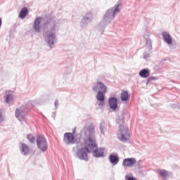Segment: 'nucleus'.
<instances>
[{
    "instance_id": "nucleus-24",
    "label": "nucleus",
    "mask_w": 180,
    "mask_h": 180,
    "mask_svg": "<svg viewBox=\"0 0 180 180\" xmlns=\"http://www.w3.org/2000/svg\"><path fill=\"white\" fill-rule=\"evenodd\" d=\"M2 25V19L0 18V27Z\"/></svg>"
},
{
    "instance_id": "nucleus-13",
    "label": "nucleus",
    "mask_w": 180,
    "mask_h": 180,
    "mask_svg": "<svg viewBox=\"0 0 180 180\" xmlns=\"http://www.w3.org/2000/svg\"><path fill=\"white\" fill-rule=\"evenodd\" d=\"M139 75L141 78H148L150 77V70L148 69H143L139 72Z\"/></svg>"
},
{
    "instance_id": "nucleus-6",
    "label": "nucleus",
    "mask_w": 180,
    "mask_h": 180,
    "mask_svg": "<svg viewBox=\"0 0 180 180\" xmlns=\"http://www.w3.org/2000/svg\"><path fill=\"white\" fill-rule=\"evenodd\" d=\"M98 89H100L103 92V94H106L108 92V87L105 85V84L98 82L96 83V86L93 88L94 91H98Z\"/></svg>"
},
{
    "instance_id": "nucleus-23",
    "label": "nucleus",
    "mask_w": 180,
    "mask_h": 180,
    "mask_svg": "<svg viewBox=\"0 0 180 180\" xmlns=\"http://www.w3.org/2000/svg\"><path fill=\"white\" fill-rule=\"evenodd\" d=\"M153 79H155V78L153 77L148 78V81H153Z\"/></svg>"
},
{
    "instance_id": "nucleus-10",
    "label": "nucleus",
    "mask_w": 180,
    "mask_h": 180,
    "mask_svg": "<svg viewBox=\"0 0 180 180\" xmlns=\"http://www.w3.org/2000/svg\"><path fill=\"white\" fill-rule=\"evenodd\" d=\"M103 94L105 93L102 91H98L97 94V96H96L97 100L101 102V103H99V106H103V105H105V94Z\"/></svg>"
},
{
    "instance_id": "nucleus-8",
    "label": "nucleus",
    "mask_w": 180,
    "mask_h": 180,
    "mask_svg": "<svg viewBox=\"0 0 180 180\" xmlns=\"http://www.w3.org/2000/svg\"><path fill=\"white\" fill-rule=\"evenodd\" d=\"M120 98L122 102H127L130 101V94H129V91L123 90L121 92Z\"/></svg>"
},
{
    "instance_id": "nucleus-3",
    "label": "nucleus",
    "mask_w": 180,
    "mask_h": 180,
    "mask_svg": "<svg viewBox=\"0 0 180 180\" xmlns=\"http://www.w3.org/2000/svg\"><path fill=\"white\" fill-rule=\"evenodd\" d=\"M37 144L38 146V148H39L41 151H46V150H47V142L43 136L37 137Z\"/></svg>"
},
{
    "instance_id": "nucleus-4",
    "label": "nucleus",
    "mask_w": 180,
    "mask_h": 180,
    "mask_svg": "<svg viewBox=\"0 0 180 180\" xmlns=\"http://www.w3.org/2000/svg\"><path fill=\"white\" fill-rule=\"evenodd\" d=\"M63 141L65 144H75V136H74L72 133H65L63 136Z\"/></svg>"
},
{
    "instance_id": "nucleus-21",
    "label": "nucleus",
    "mask_w": 180,
    "mask_h": 180,
    "mask_svg": "<svg viewBox=\"0 0 180 180\" xmlns=\"http://www.w3.org/2000/svg\"><path fill=\"white\" fill-rule=\"evenodd\" d=\"M11 101H12V96H10V95H7V96H6V102L7 103H9V102H11Z\"/></svg>"
},
{
    "instance_id": "nucleus-25",
    "label": "nucleus",
    "mask_w": 180,
    "mask_h": 180,
    "mask_svg": "<svg viewBox=\"0 0 180 180\" xmlns=\"http://www.w3.org/2000/svg\"><path fill=\"white\" fill-rule=\"evenodd\" d=\"M2 117V114L0 113V119Z\"/></svg>"
},
{
    "instance_id": "nucleus-14",
    "label": "nucleus",
    "mask_w": 180,
    "mask_h": 180,
    "mask_svg": "<svg viewBox=\"0 0 180 180\" xmlns=\"http://www.w3.org/2000/svg\"><path fill=\"white\" fill-rule=\"evenodd\" d=\"M21 151L25 155H26L30 153V149L29 148L28 146H27L25 143H22L21 144Z\"/></svg>"
},
{
    "instance_id": "nucleus-17",
    "label": "nucleus",
    "mask_w": 180,
    "mask_h": 180,
    "mask_svg": "<svg viewBox=\"0 0 180 180\" xmlns=\"http://www.w3.org/2000/svg\"><path fill=\"white\" fill-rule=\"evenodd\" d=\"M158 174H159L160 176H162V178L165 179L168 176V172L165 169L158 170Z\"/></svg>"
},
{
    "instance_id": "nucleus-11",
    "label": "nucleus",
    "mask_w": 180,
    "mask_h": 180,
    "mask_svg": "<svg viewBox=\"0 0 180 180\" xmlns=\"http://www.w3.org/2000/svg\"><path fill=\"white\" fill-rule=\"evenodd\" d=\"M43 20V18L38 17L36 18L34 22V29L36 32H40V22Z\"/></svg>"
},
{
    "instance_id": "nucleus-2",
    "label": "nucleus",
    "mask_w": 180,
    "mask_h": 180,
    "mask_svg": "<svg viewBox=\"0 0 180 180\" xmlns=\"http://www.w3.org/2000/svg\"><path fill=\"white\" fill-rule=\"evenodd\" d=\"M118 139L121 141H127L130 139V133L129 128L124 125L120 126V131L118 134Z\"/></svg>"
},
{
    "instance_id": "nucleus-16",
    "label": "nucleus",
    "mask_w": 180,
    "mask_h": 180,
    "mask_svg": "<svg viewBox=\"0 0 180 180\" xmlns=\"http://www.w3.org/2000/svg\"><path fill=\"white\" fill-rule=\"evenodd\" d=\"M27 13H29V10H27V8L24 7L20 13V18L21 19H25L27 15Z\"/></svg>"
},
{
    "instance_id": "nucleus-15",
    "label": "nucleus",
    "mask_w": 180,
    "mask_h": 180,
    "mask_svg": "<svg viewBox=\"0 0 180 180\" xmlns=\"http://www.w3.org/2000/svg\"><path fill=\"white\" fill-rule=\"evenodd\" d=\"M110 161L113 165H116L119 162V156L117 155H110Z\"/></svg>"
},
{
    "instance_id": "nucleus-19",
    "label": "nucleus",
    "mask_w": 180,
    "mask_h": 180,
    "mask_svg": "<svg viewBox=\"0 0 180 180\" xmlns=\"http://www.w3.org/2000/svg\"><path fill=\"white\" fill-rule=\"evenodd\" d=\"M46 37L48 39L49 43H50V40H53V39H56V34H54L53 33H51Z\"/></svg>"
},
{
    "instance_id": "nucleus-1",
    "label": "nucleus",
    "mask_w": 180,
    "mask_h": 180,
    "mask_svg": "<svg viewBox=\"0 0 180 180\" xmlns=\"http://www.w3.org/2000/svg\"><path fill=\"white\" fill-rule=\"evenodd\" d=\"M86 139L83 148L77 150V156L80 160L88 161V153H93L94 157H103L104 148H98L95 141V126L91 124L85 131Z\"/></svg>"
},
{
    "instance_id": "nucleus-12",
    "label": "nucleus",
    "mask_w": 180,
    "mask_h": 180,
    "mask_svg": "<svg viewBox=\"0 0 180 180\" xmlns=\"http://www.w3.org/2000/svg\"><path fill=\"white\" fill-rule=\"evenodd\" d=\"M162 37L165 41L167 43V44H172V38L171 37V35L168 34V32H163Z\"/></svg>"
},
{
    "instance_id": "nucleus-5",
    "label": "nucleus",
    "mask_w": 180,
    "mask_h": 180,
    "mask_svg": "<svg viewBox=\"0 0 180 180\" xmlns=\"http://www.w3.org/2000/svg\"><path fill=\"white\" fill-rule=\"evenodd\" d=\"M119 12H120V9H119V6H117L115 10L110 9L107 11L105 18H108V19H115V16H116Z\"/></svg>"
},
{
    "instance_id": "nucleus-18",
    "label": "nucleus",
    "mask_w": 180,
    "mask_h": 180,
    "mask_svg": "<svg viewBox=\"0 0 180 180\" xmlns=\"http://www.w3.org/2000/svg\"><path fill=\"white\" fill-rule=\"evenodd\" d=\"M23 113V110H22V108H17L15 110V116L18 119H19V117L20 116H22V114Z\"/></svg>"
},
{
    "instance_id": "nucleus-20",
    "label": "nucleus",
    "mask_w": 180,
    "mask_h": 180,
    "mask_svg": "<svg viewBox=\"0 0 180 180\" xmlns=\"http://www.w3.org/2000/svg\"><path fill=\"white\" fill-rule=\"evenodd\" d=\"M27 139L28 140L31 142V143H34V141L36 140V139L34 138V136L32 135V134H29L27 136Z\"/></svg>"
},
{
    "instance_id": "nucleus-7",
    "label": "nucleus",
    "mask_w": 180,
    "mask_h": 180,
    "mask_svg": "<svg viewBox=\"0 0 180 180\" xmlns=\"http://www.w3.org/2000/svg\"><path fill=\"white\" fill-rule=\"evenodd\" d=\"M136 162V160L134 158H127L123 160V165L124 167H133Z\"/></svg>"
},
{
    "instance_id": "nucleus-9",
    "label": "nucleus",
    "mask_w": 180,
    "mask_h": 180,
    "mask_svg": "<svg viewBox=\"0 0 180 180\" xmlns=\"http://www.w3.org/2000/svg\"><path fill=\"white\" fill-rule=\"evenodd\" d=\"M109 105L112 110H116V109H117V99L116 98H110Z\"/></svg>"
},
{
    "instance_id": "nucleus-22",
    "label": "nucleus",
    "mask_w": 180,
    "mask_h": 180,
    "mask_svg": "<svg viewBox=\"0 0 180 180\" xmlns=\"http://www.w3.org/2000/svg\"><path fill=\"white\" fill-rule=\"evenodd\" d=\"M100 130H101V132L102 133V134H103V126H101Z\"/></svg>"
}]
</instances>
